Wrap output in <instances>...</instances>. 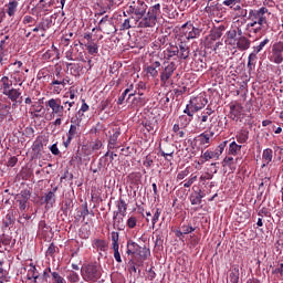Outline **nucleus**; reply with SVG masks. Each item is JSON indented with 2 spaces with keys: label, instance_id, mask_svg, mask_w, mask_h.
<instances>
[{
  "label": "nucleus",
  "instance_id": "1",
  "mask_svg": "<svg viewBox=\"0 0 283 283\" xmlns=\"http://www.w3.org/2000/svg\"><path fill=\"white\" fill-rule=\"evenodd\" d=\"M127 14L135 19L137 28H155L160 17V3L148 7L143 0L133 1L128 7Z\"/></svg>",
  "mask_w": 283,
  "mask_h": 283
},
{
  "label": "nucleus",
  "instance_id": "2",
  "mask_svg": "<svg viewBox=\"0 0 283 283\" xmlns=\"http://www.w3.org/2000/svg\"><path fill=\"white\" fill-rule=\"evenodd\" d=\"M269 17H271V12H269L266 7L251 9L248 15V19L251 21V23L248 25L249 28H255V25H261V28H269Z\"/></svg>",
  "mask_w": 283,
  "mask_h": 283
},
{
  "label": "nucleus",
  "instance_id": "3",
  "mask_svg": "<svg viewBox=\"0 0 283 283\" xmlns=\"http://www.w3.org/2000/svg\"><path fill=\"white\" fill-rule=\"evenodd\" d=\"M82 277L85 282H98L101 280V268L96 263H88L81 269Z\"/></svg>",
  "mask_w": 283,
  "mask_h": 283
},
{
  "label": "nucleus",
  "instance_id": "4",
  "mask_svg": "<svg viewBox=\"0 0 283 283\" xmlns=\"http://www.w3.org/2000/svg\"><path fill=\"white\" fill-rule=\"evenodd\" d=\"M127 255H139L140 260L145 261L150 255L149 249L147 247H140L138 243L134 242L132 239L127 241Z\"/></svg>",
  "mask_w": 283,
  "mask_h": 283
},
{
  "label": "nucleus",
  "instance_id": "5",
  "mask_svg": "<svg viewBox=\"0 0 283 283\" xmlns=\"http://www.w3.org/2000/svg\"><path fill=\"white\" fill-rule=\"evenodd\" d=\"M176 72V62H165L160 71V83L165 87L169 85V78L174 76Z\"/></svg>",
  "mask_w": 283,
  "mask_h": 283
},
{
  "label": "nucleus",
  "instance_id": "6",
  "mask_svg": "<svg viewBox=\"0 0 283 283\" xmlns=\"http://www.w3.org/2000/svg\"><path fill=\"white\" fill-rule=\"evenodd\" d=\"M98 30L101 32H104V34H116L118 32V29H116V25L114 24V19H109V15H105L98 22Z\"/></svg>",
  "mask_w": 283,
  "mask_h": 283
},
{
  "label": "nucleus",
  "instance_id": "7",
  "mask_svg": "<svg viewBox=\"0 0 283 283\" xmlns=\"http://www.w3.org/2000/svg\"><path fill=\"white\" fill-rule=\"evenodd\" d=\"M30 198H32V192L28 189H24L20 193L15 195V201L19 203L20 211H25V209H28Z\"/></svg>",
  "mask_w": 283,
  "mask_h": 283
},
{
  "label": "nucleus",
  "instance_id": "8",
  "mask_svg": "<svg viewBox=\"0 0 283 283\" xmlns=\"http://www.w3.org/2000/svg\"><path fill=\"white\" fill-rule=\"evenodd\" d=\"M213 127V125H211L208 128V132L201 133L197 138V140L199 142V145H201V147H209V145H211V143L213 142V137L216 136V133L213 130H211Z\"/></svg>",
  "mask_w": 283,
  "mask_h": 283
},
{
  "label": "nucleus",
  "instance_id": "9",
  "mask_svg": "<svg viewBox=\"0 0 283 283\" xmlns=\"http://www.w3.org/2000/svg\"><path fill=\"white\" fill-rule=\"evenodd\" d=\"M283 42H276L272 45V59L276 65H280L283 62Z\"/></svg>",
  "mask_w": 283,
  "mask_h": 283
},
{
  "label": "nucleus",
  "instance_id": "10",
  "mask_svg": "<svg viewBox=\"0 0 283 283\" xmlns=\"http://www.w3.org/2000/svg\"><path fill=\"white\" fill-rule=\"evenodd\" d=\"M45 143H48V139L42 135L38 136L36 139L33 142L32 151L34 153V156H36V158L41 156Z\"/></svg>",
  "mask_w": 283,
  "mask_h": 283
},
{
  "label": "nucleus",
  "instance_id": "11",
  "mask_svg": "<svg viewBox=\"0 0 283 283\" xmlns=\"http://www.w3.org/2000/svg\"><path fill=\"white\" fill-rule=\"evenodd\" d=\"M234 45H237V50H240V52H247L249 48H251V40L245 36H238L234 40Z\"/></svg>",
  "mask_w": 283,
  "mask_h": 283
},
{
  "label": "nucleus",
  "instance_id": "12",
  "mask_svg": "<svg viewBox=\"0 0 283 283\" xmlns=\"http://www.w3.org/2000/svg\"><path fill=\"white\" fill-rule=\"evenodd\" d=\"M113 227L118 231L125 230V217L120 216V212H113Z\"/></svg>",
  "mask_w": 283,
  "mask_h": 283
},
{
  "label": "nucleus",
  "instance_id": "13",
  "mask_svg": "<svg viewBox=\"0 0 283 283\" xmlns=\"http://www.w3.org/2000/svg\"><path fill=\"white\" fill-rule=\"evenodd\" d=\"M101 147H103V142H101L99 139H96L95 142H92L90 146L83 145L82 151H84V154L90 156V154H92L93 151H98Z\"/></svg>",
  "mask_w": 283,
  "mask_h": 283
},
{
  "label": "nucleus",
  "instance_id": "14",
  "mask_svg": "<svg viewBox=\"0 0 283 283\" xmlns=\"http://www.w3.org/2000/svg\"><path fill=\"white\" fill-rule=\"evenodd\" d=\"M161 64L159 61L151 62L150 65H148L145 69L146 74H149L153 78H157L158 73L160 72Z\"/></svg>",
  "mask_w": 283,
  "mask_h": 283
},
{
  "label": "nucleus",
  "instance_id": "15",
  "mask_svg": "<svg viewBox=\"0 0 283 283\" xmlns=\"http://www.w3.org/2000/svg\"><path fill=\"white\" fill-rule=\"evenodd\" d=\"M4 96H8V98L12 101V103H19V105L23 103V97H21V92H19V90L17 88H11L7 93H4Z\"/></svg>",
  "mask_w": 283,
  "mask_h": 283
},
{
  "label": "nucleus",
  "instance_id": "16",
  "mask_svg": "<svg viewBox=\"0 0 283 283\" xmlns=\"http://www.w3.org/2000/svg\"><path fill=\"white\" fill-rule=\"evenodd\" d=\"M78 127L76 125H71L69 133H67V139L64 142V147H70V144L72 143L73 138H76L78 136Z\"/></svg>",
  "mask_w": 283,
  "mask_h": 283
},
{
  "label": "nucleus",
  "instance_id": "17",
  "mask_svg": "<svg viewBox=\"0 0 283 283\" xmlns=\"http://www.w3.org/2000/svg\"><path fill=\"white\" fill-rule=\"evenodd\" d=\"M224 30H227V28L224 25H219V27H214L211 31H210V40L211 41H218V39L222 38V32H224Z\"/></svg>",
  "mask_w": 283,
  "mask_h": 283
},
{
  "label": "nucleus",
  "instance_id": "18",
  "mask_svg": "<svg viewBox=\"0 0 283 283\" xmlns=\"http://www.w3.org/2000/svg\"><path fill=\"white\" fill-rule=\"evenodd\" d=\"M61 106V98H51L46 102V107H50L52 109V114H55L59 116V111Z\"/></svg>",
  "mask_w": 283,
  "mask_h": 283
},
{
  "label": "nucleus",
  "instance_id": "19",
  "mask_svg": "<svg viewBox=\"0 0 283 283\" xmlns=\"http://www.w3.org/2000/svg\"><path fill=\"white\" fill-rule=\"evenodd\" d=\"M177 48L179 50V59L187 61L189 59V45H187V42H179Z\"/></svg>",
  "mask_w": 283,
  "mask_h": 283
},
{
  "label": "nucleus",
  "instance_id": "20",
  "mask_svg": "<svg viewBox=\"0 0 283 283\" xmlns=\"http://www.w3.org/2000/svg\"><path fill=\"white\" fill-rule=\"evenodd\" d=\"M59 188H53V191H49L44 197V202L46 207H54V202H56V190Z\"/></svg>",
  "mask_w": 283,
  "mask_h": 283
},
{
  "label": "nucleus",
  "instance_id": "21",
  "mask_svg": "<svg viewBox=\"0 0 283 283\" xmlns=\"http://www.w3.org/2000/svg\"><path fill=\"white\" fill-rule=\"evenodd\" d=\"M241 3H242V0H224L223 1V6H227L234 12H239V10H242V6H240Z\"/></svg>",
  "mask_w": 283,
  "mask_h": 283
},
{
  "label": "nucleus",
  "instance_id": "22",
  "mask_svg": "<svg viewBox=\"0 0 283 283\" xmlns=\"http://www.w3.org/2000/svg\"><path fill=\"white\" fill-rule=\"evenodd\" d=\"M14 222H17V217L14 216V210H9L3 220V226L6 229H8V227H12V224H14Z\"/></svg>",
  "mask_w": 283,
  "mask_h": 283
},
{
  "label": "nucleus",
  "instance_id": "23",
  "mask_svg": "<svg viewBox=\"0 0 283 283\" xmlns=\"http://www.w3.org/2000/svg\"><path fill=\"white\" fill-rule=\"evenodd\" d=\"M202 198H205V193H202V190L195 191L189 197L191 205H202Z\"/></svg>",
  "mask_w": 283,
  "mask_h": 283
},
{
  "label": "nucleus",
  "instance_id": "24",
  "mask_svg": "<svg viewBox=\"0 0 283 283\" xmlns=\"http://www.w3.org/2000/svg\"><path fill=\"white\" fill-rule=\"evenodd\" d=\"M67 70H70V73L72 76H78L81 74V71L83 70V65L78 63H66Z\"/></svg>",
  "mask_w": 283,
  "mask_h": 283
},
{
  "label": "nucleus",
  "instance_id": "25",
  "mask_svg": "<svg viewBox=\"0 0 283 283\" xmlns=\"http://www.w3.org/2000/svg\"><path fill=\"white\" fill-rule=\"evenodd\" d=\"M240 114H242V106H240V104H231L230 105V118L232 120H235V118H238V116H240Z\"/></svg>",
  "mask_w": 283,
  "mask_h": 283
},
{
  "label": "nucleus",
  "instance_id": "26",
  "mask_svg": "<svg viewBox=\"0 0 283 283\" xmlns=\"http://www.w3.org/2000/svg\"><path fill=\"white\" fill-rule=\"evenodd\" d=\"M117 211H114V213H120V216L126 217L127 216V202L124 201L123 198H119V200L116 203Z\"/></svg>",
  "mask_w": 283,
  "mask_h": 283
},
{
  "label": "nucleus",
  "instance_id": "27",
  "mask_svg": "<svg viewBox=\"0 0 283 283\" xmlns=\"http://www.w3.org/2000/svg\"><path fill=\"white\" fill-rule=\"evenodd\" d=\"M6 7L8 17H14L17 14V8H19V1L11 0Z\"/></svg>",
  "mask_w": 283,
  "mask_h": 283
},
{
  "label": "nucleus",
  "instance_id": "28",
  "mask_svg": "<svg viewBox=\"0 0 283 283\" xmlns=\"http://www.w3.org/2000/svg\"><path fill=\"white\" fill-rule=\"evenodd\" d=\"M201 30L198 28H195L193 25H189L188 30L186 31V39H197V36H200Z\"/></svg>",
  "mask_w": 283,
  "mask_h": 283
},
{
  "label": "nucleus",
  "instance_id": "29",
  "mask_svg": "<svg viewBox=\"0 0 283 283\" xmlns=\"http://www.w3.org/2000/svg\"><path fill=\"white\" fill-rule=\"evenodd\" d=\"M190 101L192 102V105L198 107L199 111L202 109L203 107H206V105L209 103L207 101V98H205L203 96H197V97H193Z\"/></svg>",
  "mask_w": 283,
  "mask_h": 283
},
{
  "label": "nucleus",
  "instance_id": "30",
  "mask_svg": "<svg viewBox=\"0 0 283 283\" xmlns=\"http://www.w3.org/2000/svg\"><path fill=\"white\" fill-rule=\"evenodd\" d=\"M229 279H230V283H239L240 282V268H238V265L231 270Z\"/></svg>",
  "mask_w": 283,
  "mask_h": 283
},
{
  "label": "nucleus",
  "instance_id": "31",
  "mask_svg": "<svg viewBox=\"0 0 283 283\" xmlns=\"http://www.w3.org/2000/svg\"><path fill=\"white\" fill-rule=\"evenodd\" d=\"M262 158L265 163L262 165V167L264 168V166L269 165V163H271V160H273V149H271V148L264 149Z\"/></svg>",
  "mask_w": 283,
  "mask_h": 283
},
{
  "label": "nucleus",
  "instance_id": "32",
  "mask_svg": "<svg viewBox=\"0 0 283 283\" xmlns=\"http://www.w3.org/2000/svg\"><path fill=\"white\" fill-rule=\"evenodd\" d=\"M2 83V94H8L10 92V87H12V81L8 76H3L0 81Z\"/></svg>",
  "mask_w": 283,
  "mask_h": 283
},
{
  "label": "nucleus",
  "instance_id": "33",
  "mask_svg": "<svg viewBox=\"0 0 283 283\" xmlns=\"http://www.w3.org/2000/svg\"><path fill=\"white\" fill-rule=\"evenodd\" d=\"M118 136H120L119 130H116L113 135H111L108 139V149H116V143L118 142Z\"/></svg>",
  "mask_w": 283,
  "mask_h": 283
},
{
  "label": "nucleus",
  "instance_id": "34",
  "mask_svg": "<svg viewBox=\"0 0 283 283\" xmlns=\"http://www.w3.org/2000/svg\"><path fill=\"white\" fill-rule=\"evenodd\" d=\"M85 48H86L88 54H91V55L98 54V44H96L94 41H88L85 44Z\"/></svg>",
  "mask_w": 283,
  "mask_h": 283
},
{
  "label": "nucleus",
  "instance_id": "35",
  "mask_svg": "<svg viewBox=\"0 0 283 283\" xmlns=\"http://www.w3.org/2000/svg\"><path fill=\"white\" fill-rule=\"evenodd\" d=\"M94 249H97V251H107V242L105 240L96 239L93 242Z\"/></svg>",
  "mask_w": 283,
  "mask_h": 283
},
{
  "label": "nucleus",
  "instance_id": "36",
  "mask_svg": "<svg viewBox=\"0 0 283 283\" xmlns=\"http://www.w3.org/2000/svg\"><path fill=\"white\" fill-rule=\"evenodd\" d=\"M240 149H242V145H238L235 142H232L229 145L228 154L230 156H238V151H240Z\"/></svg>",
  "mask_w": 283,
  "mask_h": 283
},
{
  "label": "nucleus",
  "instance_id": "37",
  "mask_svg": "<svg viewBox=\"0 0 283 283\" xmlns=\"http://www.w3.org/2000/svg\"><path fill=\"white\" fill-rule=\"evenodd\" d=\"M237 140L240 144H244L247 143V140H249V130L247 129H242L237 134Z\"/></svg>",
  "mask_w": 283,
  "mask_h": 283
},
{
  "label": "nucleus",
  "instance_id": "38",
  "mask_svg": "<svg viewBox=\"0 0 283 283\" xmlns=\"http://www.w3.org/2000/svg\"><path fill=\"white\" fill-rule=\"evenodd\" d=\"M223 167H229L231 172L235 171L237 167L233 157H226L223 159Z\"/></svg>",
  "mask_w": 283,
  "mask_h": 283
},
{
  "label": "nucleus",
  "instance_id": "39",
  "mask_svg": "<svg viewBox=\"0 0 283 283\" xmlns=\"http://www.w3.org/2000/svg\"><path fill=\"white\" fill-rule=\"evenodd\" d=\"M39 28H40V30H42V32H45L46 30H50V28H52V18L43 19L39 23Z\"/></svg>",
  "mask_w": 283,
  "mask_h": 283
},
{
  "label": "nucleus",
  "instance_id": "40",
  "mask_svg": "<svg viewBox=\"0 0 283 283\" xmlns=\"http://www.w3.org/2000/svg\"><path fill=\"white\" fill-rule=\"evenodd\" d=\"M159 154L167 160L168 163H171L174 160V150L171 149H166L163 150V148H159Z\"/></svg>",
  "mask_w": 283,
  "mask_h": 283
},
{
  "label": "nucleus",
  "instance_id": "41",
  "mask_svg": "<svg viewBox=\"0 0 283 283\" xmlns=\"http://www.w3.org/2000/svg\"><path fill=\"white\" fill-rule=\"evenodd\" d=\"M167 52H168V59H171L174 56L179 57V54H180L178 45H174V44H169V46L167 48Z\"/></svg>",
  "mask_w": 283,
  "mask_h": 283
},
{
  "label": "nucleus",
  "instance_id": "42",
  "mask_svg": "<svg viewBox=\"0 0 283 283\" xmlns=\"http://www.w3.org/2000/svg\"><path fill=\"white\" fill-rule=\"evenodd\" d=\"M216 158V154H213V150H206L201 154V163H207L208 160H211Z\"/></svg>",
  "mask_w": 283,
  "mask_h": 283
},
{
  "label": "nucleus",
  "instance_id": "43",
  "mask_svg": "<svg viewBox=\"0 0 283 283\" xmlns=\"http://www.w3.org/2000/svg\"><path fill=\"white\" fill-rule=\"evenodd\" d=\"M227 36L229 39V45H235V39H238V31L231 30L227 32Z\"/></svg>",
  "mask_w": 283,
  "mask_h": 283
},
{
  "label": "nucleus",
  "instance_id": "44",
  "mask_svg": "<svg viewBox=\"0 0 283 283\" xmlns=\"http://www.w3.org/2000/svg\"><path fill=\"white\" fill-rule=\"evenodd\" d=\"M34 271H36V266L31 265V269H30L29 272H28L27 279H28V280H32L33 283H36L38 280H41V276H34V274H33Z\"/></svg>",
  "mask_w": 283,
  "mask_h": 283
},
{
  "label": "nucleus",
  "instance_id": "45",
  "mask_svg": "<svg viewBox=\"0 0 283 283\" xmlns=\"http://www.w3.org/2000/svg\"><path fill=\"white\" fill-rule=\"evenodd\" d=\"M136 224H138V218L134 216L129 217L126 221V227H128V229H136Z\"/></svg>",
  "mask_w": 283,
  "mask_h": 283
},
{
  "label": "nucleus",
  "instance_id": "46",
  "mask_svg": "<svg viewBox=\"0 0 283 283\" xmlns=\"http://www.w3.org/2000/svg\"><path fill=\"white\" fill-rule=\"evenodd\" d=\"M4 63H8V51L0 46V64L4 65Z\"/></svg>",
  "mask_w": 283,
  "mask_h": 283
},
{
  "label": "nucleus",
  "instance_id": "47",
  "mask_svg": "<svg viewBox=\"0 0 283 283\" xmlns=\"http://www.w3.org/2000/svg\"><path fill=\"white\" fill-rule=\"evenodd\" d=\"M56 251H59V248H56L54 243H51L46 250L45 255L50 258H54V253H56Z\"/></svg>",
  "mask_w": 283,
  "mask_h": 283
},
{
  "label": "nucleus",
  "instance_id": "48",
  "mask_svg": "<svg viewBox=\"0 0 283 283\" xmlns=\"http://www.w3.org/2000/svg\"><path fill=\"white\" fill-rule=\"evenodd\" d=\"M273 275H277L279 280H283V263H280L276 269L272 271Z\"/></svg>",
  "mask_w": 283,
  "mask_h": 283
},
{
  "label": "nucleus",
  "instance_id": "49",
  "mask_svg": "<svg viewBox=\"0 0 283 283\" xmlns=\"http://www.w3.org/2000/svg\"><path fill=\"white\" fill-rule=\"evenodd\" d=\"M163 213V209L157 208L154 216H153V228L156 227V222H158V220H160V214Z\"/></svg>",
  "mask_w": 283,
  "mask_h": 283
},
{
  "label": "nucleus",
  "instance_id": "50",
  "mask_svg": "<svg viewBox=\"0 0 283 283\" xmlns=\"http://www.w3.org/2000/svg\"><path fill=\"white\" fill-rule=\"evenodd\" d=\"M129 92H132V88H126L123 92V94L117 99V105H123V103L125 102V97L129 94Z\"/></svg>",
  "mask_w": 283,
  "mask_h": 283
},
{
  "label": "nucleus",
  "instance_id": "51",
  "mask_svg": "<svg viewBox=\"0 0 283 283\" xmlns=\"http://www.w3.org/2000/svg\"><path fill=\"white\" fill-rule=\"evenodd\" d=\"M1 242L3 247H10V244H12V237L3 234L1 238Z\"/></svg>",
  "mask_w": 283,
  "mask_h": 283
},
{
  "label": "nucleus",
  "instance_id": "52",
  "mask_svg": "<svg viewBox=\"0 0 283 283\" xmlns=\"http://www.w3.org/2000/svg\"><path fill=\"white\" fill-rule=\"evenodd\" d=\"M143 165L144 167H146V169H151V166L154 165V159L151 158V156H146Z\"/></svg>",
  "mask_w": 283,
  "mask_h": 283
},
{
  "label": "nucleus",
  "instance_id": "53",
  "mask_svg": "<svg viewBox=\"0 0 283 283\" xmlns=\"http://www.w3.org/2000/svg\"><path fill=\"white\" fill-rule=\"evenodd\" d=\"M181 231L184 235H189V233H193V231H196V228L191 226H181Z\"/></svg>",
  "mask_w": 283,
  "mask_h": 283
},
{
  "label": "nucleus",
  "instance_id": "54",
  "mask_svg": "<svg viewBox=\"0 0 283 283\" xmlns=\"http://www.w3.org/2000/svg\"><path fill=\"white\" fill-rule=\"evenodd\" d=\"M51 275L53 280H55V283H65V279H63L59 272H52Z\"/></svg>",
  "mask_w": 283,
  "mask_h": 283
},
{
  "label": "nucleus",
  "instance_id": "55",
  "mask_svg": "<svg viewBox=\"0 0 283 283\" xmlns=\"http://www.w3.org/2000/svg\"><path fill=\"white\" fill-rule=\"evenodd\" d=\"M50 85H62L65 87L67 85V81L65 78L56 80V77H54Z\"/></svg>",
  "mask_w": 283,
  "mask_h": 283
},
{
  "label": "nucleus",
  "instance_id": "56",
  "mask_svg": "<svg viewBox=\"0 0 283 283\" xmlns=\"http://www.w3.org/2000/svg\"><path fill=\"white\" fill-rule=\"evenodd\" d=\"M82 211L80 214V218H83V220H85L86 216H90V209L87 208V203L82 205Z\"/></svg>",
  "mask_w": 283,
  "mask_h": 283
},
{
  "label": "nucleus",
  "instance_id": "57",
  "mask_svg": "<svg viewBox=\"0 0 283 283\" xmlns=\"http://www.w3.org/2000/svg\"><path fill=\"white\" fill-rule=\"evenodd\" d=\"M39 229H41V231H44L45 233H48V231H50V226H48L45 220H41L39 222Z\"/></svg>",
  "mask_w": 283,
  "mask_h": 283
},
{
  "label": "nucleus",
  "instance_id": "58",
  "mask_svg": "<svg viewBox=\"0 0 283 283\" xmlns=\"http://www.w3.org/2000/svg\"><path fill=\"white\" fill-rule=\"evenodd\" d=\"M213 8H216V4L211 3V0H209L208 6L205 8V12H207V14H213Z\"/></svg>",
  "mask_w": 283,
  "mask_h": 283
},
{
  "label": "nucleus",
  "instance_id": "59",
  "mask_svg": "<svg viewBox=\"0 0 283 283\" xmlns=\"http://www.w3.org/2000/svg\"><path fill=\"white\" fill-rule=\"evenodd\" d=\"M187 176H189V168H186L185 170H182L181 172H179L177 175V179L178 180H185V178H187Z\"/></svg>",
  "mask_w": 283,
  "mask_h": 283
},
{
  "label": "nucleus",
  "instance_id": "60",
  "mask_svg": "<svg viewBox=\"0 0 283 283\" xmlns=\"http://www.w3.org/2000/svg\"><path fill=\"white\" fill-rule=\"evenodd\" d=\"M17 163H19V158H17V156L10 157L7 163V167H14Z\"/></svg>",
  "mask_w": 283,
  "mask_h": 283
},
{
  "label": "nucleus",
  "instance_id": "61",
  "mask_svg": "<svg viewBox=\"0 0 283 283\" xmlns=\"http://www.w3.org/2000/svg\"><path fill=\"white\" fill-rule=\"evenodd\" d=\"M22 23L24 25H30V23H34V18L32 15H24Z\"/></svg>",
  "mask_w": 283,
  "mask_h": 283
},
{
  "label": "nucleus",
  "instance_id": "62",
  "mask_svg": "<svg viewBox=\"0 0 283 283\" xmlns=\"http://www.w3.org/2000/svg\"><path fill=\"white\" fill-rule=\"evenodd\" d=\"M197 180H198V176L191 175V178H190L187 182L184 184V187L189 188V187H191V185H193V182H196Z\"/></svg>",
  "mask_w": 283,
  "mask_h": 283
},
{
  "label": "nucleus",
  "instance_id": "63",
  "mask_svg": "<svg viewBox=\"0 0 283 283\" xmlns=\"http://www.w3.org/2000/svg\"><path fill=\"white\" fill-rule=\"evenodd\" d=\"M69 280L71 281V282H78V274H76V272H74V271H72V272H70V274H69Z\"/></svg>",
  "mask_w": 283,
  "mask_h": 283
},
{
  "label": "nucleus",
  "instance_id": "64",
  "mask_svg": "<svg viewBox=\"0 0 283 283\" xmlns=\"http://www.w3.org/2000/svg\"><path fill=\"white\" fill-rule=\"evenodd\" d=\"M163 242H164L163 235L156 234L155 247H158V248L163 247Z\"/></svg>",
  "mask_w": 283,
  "mask_h": 283
}]
</instances>
